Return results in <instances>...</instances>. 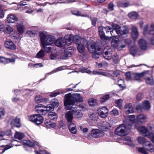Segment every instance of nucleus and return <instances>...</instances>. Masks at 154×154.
Listing matches in <instances>:
<instances>
[{
  "label": "nucleus",
  "mask_w": 154,
  "mask_h": 154,
  "mask_svg": "<svg viewBox=\"0 0 154 154\" xmlns=\"http://www.w3.org/2000/svg\"><path fill=\"white\" fill-rule=\"evenodd\" d=\"M149 26L148 24H146L143 29V33L144 35H146L148 33V29Z\"/></svg>",
  "instance_id": "0e129e2a"
},
{
  "label": "nucleus",
  "mask_w": 154,
  "mask_h": 154,
  "mask_svg": "<svg viewBox=\"0 0 154 154\" xmlns=\"http://www.w3.org/2000/svg\"><path fill=\"white\" fill-rule=\"evenodd\" d=\"M83 101V98L79 94L72 95L70 94H66L65 97L64 105L65 106H73L75 102H80Z\"/></svg>",
  "instance_id": "f257e3e1"
},
{
  "label": "nucleus",
  "mask_w": 154,
  "mask_h": 154,
  "mask_svg": "<svg viewBox=\"0 0 154 154\" xmlns=\"http://www.w3.org/2000/svg\"><path fill=\"white\" fill-rule=\"evenodd\" d=\"M50 58L51 60H54L59 59H64L65 57L61 56L60 53H56L51 54Z\"/></svg>",
  "instance_id": "7c9ffc66"
},
{
  "label": "nucleus",
  "mask_w": 154,
  "mask_h": 154,
  "mask_svg": "<svg viewBox=\"0 0 154 154\" xmlns=\"http://www.w3.org/2000/svg\"><path fill=\"white\" fill-rule=\"evenodd\" d=\"M5 47L8 49L14 50L16 49V47L14 43L10 40H6L4 42Z\"/></svg>",
  "instance_id": "f3484780"
},
{
  "label": "nucleus",
  "mask_w": 154,
  "mask_h": 154,
  "mask_svg": "<svg viewBox=\"0 0 154 154\" xmlns=\"http://www.w3.org/2000/svg\"><path fill=\"white\" fill-rule=\"evenodd\" d=\"M148 34L151 35L152 37L150 40L151 43L154 45V25L152 24L150 26V29L148 32Z\"/></svg>",
  "instance_id": "5701e85b"
},
{
  "label": "nucleus",
  "mask_w": 154,
  "mask_h": 154,
  "mask_svg": "<svg viewBox=\"0 0 154 154\" xmlns=\"http://www.w3.org/2000/svg\"><path fill=\"white\" fill-rule=\"evenodd\" d=\"M65 109L67 110H71L73 112L74 118L78 119H81L83 117V113L78 108L73 106H66Z\"/></svg>",
  "instance_id": "6e6552de"
},
{
  "label": "nucleus",
  "mask_w": 154,
  "mask_h": 154,
  "mask_svg": "<svg viewBox=\"0 0 154 154\" xmlns=\"http://www.w3.org/2000/svg\"><path fill=\"white\" fill-rule=\"evenodd\" d=\"M5 114V110L3 108H0V119H2Z\"/></svg>",
  "instance_id": "e2e57ef3"
},
{
  "label": "nucleus",
  "mask_w": 154,
  "mask_h": 154,
  "mask_svg": "<svg viewBox=\"0 0 154 154\" xmlns=\"http://www.w3.org/2000/svg\"><path fill=\"white\" fill-rule=\"evenodd\" d=\"M108 48L104 49V53L103 54V57L106 60H109L112 58V49L108 47Z\"/></svg>",
  "instance_id": "2eb2a0df"
},
{
  "label": "nucleus",
  "mask_w": 154,
  "mask_h": 154,
  "mask_svg": "<svg viewBox=\"0 0 154 154\" xmlns=\"http://www.w3.org/2000/svg\"><path fill=\"white\" fill-rule=\"evenodd\" d=\"M111 114L113 115L114 116H117L119 115L118 111L116 109H113L110 112Z\"/></svg>",
  "instance_id": "774afa93"
},
{
  "label": "nucleus",
  "mask_w": 154,
  "mask_h": 154,
  "mask_svg": "<svg viewBox=\"0 0 154 154\" xmlns=\"http://www.w3.org/2000/svg\"><path fill=\"white\" fill-rule=\"evenodd\" d=\"M122 44H130L131 43V40L129 38L125 39L121 41Z\"/></svg>",
  "instance_id": "338daca9"
},
{
  "label": "nucleus",
  "mask_w": 154,
  "mask_h": 154,
  "mask_svg": "<svg viewBox=\"0 0 154 154\" xmlns=\"http://www.w3.org/2000/svg\"><path fill=\"white\" fill-rule=\"evenodd\" d=\"M115 103L117 105V106L119 108L122 107L123 103V100L122 99H120L116 100L115 101Z\"/></svg>",
  "instance_id": "5fc2aeb1"
},
{
  "label": "nucleus",
  "mask_w": 154,
  "mask_h": 154,
  "mask_svg": "<svg viewBox=\"0 0 154 154\" xmlns=\"http://www.w3.org/2000/svg\"><path fill=\"white\" fill-rule=\"evenodd\" d=\"M84 45H86V43H82L77 46V49L79 53H82L84 52L85 47Z\"/></svg>",
  "instance_id": "79ce46f5"
},
{
  "label": "nucleus",
  "mask_w": 154,
  "mask_h": 154,
  "mask_svg": "<svg viewBox=\"0 0 154 154\" xmlns=\"http://www.w3.org/2000/svg\"><path fill=\"white\" fill-rule=\"evenodd\" d=\"M112 26L115 29V34H117L119 36H122L129 33V29L126 26L120 27L118 24L114 23H112Z\"/></svg>",
  "instance_id": "0eeeda50"
},
{
  "label": "nucleus",
  "mask_w": 154,
  "mask_h": 154,
  "mask_svg": "<svg viewBox=\"0 0 154 154\" xmlns=\"http://www.w3.org/2000/svg\"><path fill=\"white\" fill-rule=\"evenodd\" d=\"M89 104L91 106H95L97 104V101L93 98H90L88 100Z\"/></svg>",
  "instance_id": "49530a36"
},
{
  "label": "nucleus",
  "mask_w": 154,
  "mask_h": 154,
  "mask_svg": "<svg viewBox=\"0 0 154 154\" xmlns=\"http://www.w3.org/2000/svg\"><path fill=\"white\" fill-rule=\"evenodd\" d=\"M105 30L106 31V33L108 32H110V34L111 35V36L110 37L111 38L113 37H115L116 36V34L115 32V29H114L113 28L110 27L109 26H107L104 27Z\"/></svg>",
  "instance_id": "c9c22d12"
},
{
  "label": "nucleus",
  "mask_w": 154,
  "mask_h": 154,
  "mask_svg": "<svg viewBox=\"0 0 154 154\" xmlns=\"http://www.w3.org/2000/svg\"><path fill=\"white\" fill-rule=\"evenodd\" d=\"M146 147V149L144 147L139 148L138 149L139 152L143 154H148L147 151H150L148 150L147 149L148 148H149V147L147 148Z\"/></svg>",
  "instance_id": "8fccbe9b"
},
{
  "label": "nucleus",
  "mask_w": 154,
  "mask_h": 154,
  "mask_svg": "<svg viewBox=\"0 0 154 154\" xmlns=\"http://www.w3.org/2000/svg\"><path fill=\"white\" fill-rule=\"evenodd\" d=\"M48 101L49 100L48 99L43 98L40 95L36 96L35 98V101L36 103H39L42 102L45 103Z\"/></svg>",
  "instance_id": "c85d7f7f"
},
{
  "label": "nucleus",
  "mask_w": 154,
  "mask_h": 154,
  "mask_svg": "<svg viewBox=\"0 0 154 154\" xmlns=\"http://www.w3.org/2000/svg\"><path fill=\"white\" fill-rule=\"evenodd\" d=\"M138 16V14L135 12H131L128 14V17L134 20L137 19Z\"/></svg>",
  "instance_id": "c03bdc74"
},
{
  "label": "nucleus",
  "mask_w": 154,
  "mask_h": 154,
  "mask_svg": "<svg viewBox=\"0 0 154 154\" xmlns=\"http://www.w3.org/2000/svg\"><path fill=\"white\" fill-rule=\"evenodd\" d=\"M138 141L139 143L143 144L147 148L149 147V148H148L147 149L149 150L151 152H154V146L151 144L150 142L146 141L144 137H139L138 139Z\"/></svg>",
  "instance_id": "9d476101"
},
{
  "label": "nucleus",
  "mask_w": 154,
  "mask_h": 154,
  "mask_svg": "<svg viewBox=\"0 0 154 154\" xmlns=\"http://www.w3.org/2000/svg\"><path fill=\"white\" fill-rule=\"evenodd\" d=\"M140 48L142 50H146L147 49V43L146 41L143 39H140L138 42Z\"/></svg>",
  "instance_id": "bb28decb"
},
{
  "label": "nucleus",
  "mask_w": 154,
  "mask_h": 154,
  "mask_svg": "<svg viewBox=\"0 0 154 154\" xmlns=\"http://www.w3.org/2000/svg\"><path fill=\"white\" fill-rule=\"evenodd\" d=\"M133 73L130 72H127L126 73V77L127 79L128 80H130L133 79L132 74Z\"/></svg>",
  "instance_id": "864d4df0"
},
{
  "label": "nucleus",
  "mask_w": 154,
  "mask_h": 154,
  "mask_svg": "<svg viewBox=\"0 0 154 154\" xmlns=\"http://www.w3.org/2000/svg\"><path fill=\"white\" fill-rule=\"evenodd\" d=\"M131 128V125L129 124L128 125L127 122H125L123 124L120 125L115 129V133L117 135L124 136L128 134Z\"/></svg>",
  "instance_id": "7ed1b4c3"
},
{
  "label": "nucleus",
  "mask_w": 154,
  "mask_h": 154,
  "mask_svg": "<svg viewBox=\"0 0 154 154\" xmlns=\"http://www.w3.org/2000/svg\"><path fill=\"white\" fill-rule=\"evenodd\" d=\"M72 42V37L70 35H66L64 38H60L55 42V45L59 47H63L66 45H69Z\"/></svg>",
  "instance_id": "20e7f679"
},
{
  "label": "nucleus",
  "mask_w": 154,
  "mask_h": 154,
  "mask_svg": "<svg viewBox=\"0 0 154 154\" xmlns=\"http://www.w3.org/2000/svg\"><path fill=\"white\" fill-rule=\"evenodd\" d=\"M125 109L128 113H132L134 112L132 105L131 103L126 104L125 106Z\"/></svg>",
  "instance_id": "c756f323"
},
{
  "label": "nucleus",
  "mask_w": 154,
  "mask_h": 154,
  "mask_svg": "<svg viewBox=\"0 0 154 154\" xmlns=\"http://www.w3.org/2000/svg\"><path fill=\"white\" fill-rule=\"evenodd\" d=\"M13 31V29L11 26L8 25H6L3 29L2 32H4L5 34H9Z\"/></svg>",
  "instance_id": "72a5a7b5"
},
{
  "label": "nucleus",
  "mask_w": 154,
  "mask_h": 154,
  "mask_svg": "<svg viewBox=\"0 0 154 154\" xmlns=\"http://www.w3.org/2000/svg\"><path fill=\"white\" fill-rule=\"evenodd\" d=\"M45 55L44 51L42 49L40 50L37 54L36 57L37 58H42L44 57Z\"/></svg>",
  "instance_id": "09e8293b"
},
{
  "label": "nucleus",
  "mask_w": 154,
  "mask_h": 154,
  "mask_svg": "<svg viewBox=\"0 0 154 154\" xmlns=\"http://www.w3.org/2000/svg\"><path fill=\"white\" fill-rule=\"evenodd\" d=\"M143 94L142 93H139L136 96V99L137 100H141L143 97Z\"/></svg>",
  "instance_id": "69168bd1"
},
{
  "label": "nucleus",
  "mask_w": 154,
  "mask_h": 154,
  "mask_svg": "<svg viewBox=\"0 0 154 154\" xmlns=\"http://www.w3.org/2000/svg\"><path fill=\"white\" fill-rule=\"evenodd\" d=\"M130 3L128 1H124L122 2H119L118 3V5L119 7H126L129 6Z\"/></svg>",
  "instance_id": "37998d69"
},
{
  "label": "nucleus",
  "mask_w": 154,
  "mask_h": 154,
  "mask_svg": "<svg viewBox=\"0 0 154 154\" xmlns=\"http://www.w3.org/2000/svg\"><path fill=\"white\" fill-rule=\"evenodd\" d=\"M103 135V133L98 129H93L91 131V135L94 137H98Z\"/></svg>",
  "instance_id": "412c9836"
},
{
  "label": "nucleus",
  "mask_w": 154,
  "mask_h": 154,
  "mask_svg": "<svg viewBox=\"0 0 154 154\" xmlns=\"http://www.w3.org/2000/svg\"><path fill=\"white\" fill-rule=\"evenodd\" d=\"M52 104L54 107H57L58 106L59 103L58 100L56 99H54L52 101Z\"/></svg>",
  "instance_id": "bf43d9fd"
},
{
  "label": "nucleus",
  "mask_w": 154,
  "mask_h": 154,
  "mask_svg": "<svg viewBox=\"0 0 154 154\" xmlns=\"http://www.w3.org/2000/svg\"><path fill=\"white\" fill-rule=\"evenodd\" d=\"M35 109L38 113L45 115L48 111H53L54 107L51 105H48L45 106L42 104H38L35 106Z\"/></svg>",
  "instance_id": "39448f33"
},
{
  "label": "nucleus",
  "mask_w": 154,
  "mask_h": 154,
  "mask_svg": "<svg viewBox=\"0 0 154 154\" xmlns=\"http://www.w3.org/2000/svg\"><path fill=\"white\" fill-rule=\"evenodd\" d=\"M39 37L42 46L51 45L55 40V36L47 35L44 32H40Z\"/></svg>",
  "instance_id": "f03ea898"
},
{
  "label": "nucleus",
  "mask_w": 154,
  "mask_h": 154,
  "mask_svg": "<svg viewBox=\"0 0 154 154\" xmlns=\"http://www.w3.org/2000/svg\"><path fill=\"white\" fill-rule=\"evenodd\" d=\"M118 85L120 88H122L123 89L125 88V85L123 80L120 79L118 80Z\"/></svg>",
  "instance_id": "13d9d810"
},
{
  "label": "nucleus",
  "mask_w": 154,
  "mask_h": 154,
  "mask_svg": "<svg viewBox=\"0 0 154 154\" xmlns=\"http://www.w3.org/2000/svg\"><path fill=\"white\" fill-rule=\"evenodd\" d=\"M69 129L70 132L73 134H75L77 129L74 123H71L69 125Z\"/></svg>",
  "instance_id": "58836bf2"
},
{
  "label": "nucleus",
  "mask_w": 154,
  "mask_h": 154,
  "mask_svg": "<svg viewBox=\"0 0 154 154\" xmlns=\"http://www.w3.org/2000/svg\"><path fill=\"white\" fill-rule=\"evenodd\" d=\"M98 128L102 131H106L110 127L109 123L106 122L101 121L97 125Z\"/></svg>",
  "instance_id": "ddd939ff"
},
{
  "label": "nucleus",
  "mask_w": 154,
  "mask_h": 154,
  "mask_svg": "<svg viewBox=\"0 0 154 154\" xmlns=\"http://www.w3.org/2000/svg\"><path fill=\"white\" fill-rule=\"evenodd\" d=\"M137 129L142 135L147 137H150L149 135L151 133L148 131L146 127L144 126L139 127L137 128Z\"/></svg>",
  "instance_id": "dca6fc26"
},
{
  "label": "nucleus",
  "mask_w": 154,
  "mask_h": 154,
  "mask_svg": "<svg viewBox=\"0 0 154 154\" xmlns=\"http://www.w3.org/2000/svg\"><path fill=\"white\" fill-rule=\"evenodd\" d=\"M68 111L65 114V118L68 122L71 123L72 122L73 114L72 110Z\"/></svg>",
  "instance_id": "393cba45"
},
{
  "label": "nucleus",
  "mask_w": 154,
  "mask_h": 154,
  "mask_svg": "<svg viewBox=\"0 0 154 154\" xmlns=\"http://www.w3.org/2000/svg\"><path fill=\"white\" fill-rule=\"evenodd\" d=\"M149 102L148 100L143 101L141 104H139L135 107V109L138 112H142L143 110H147L151 108Z\"/></svg>",
  "instance_id": "1a4fd4ad"
},
{
  "label": "nucleus",
  "mask_w": 154,
  "mask_h": 154,
  "mask_svg": "<svg viewBox=\"0 0 154 154\" xmlns=\"http://www.w3.org/2000/svg\"><path fill=\"white\" fill-rule=\"evenodd\" d=\"M49 118L51 120H55L57 118V115L55 112H51L48 114Z\"/></svg>",
  "instance_id": "a18cd8bd"
},
{
  "label": "nucleus",
  "mask_w": 154,
  "mask_h": 154,
  "mask_svg": "<svg viewBox=\"0 0 154 154\" xmlns=\"http://www.w3.org/2000/svg\"><path fill=\"white\" fill-rule=\"evenodd\" d=\"M148 75V72H144L140 73H134L132 74L133 79L139 80L143 77L146 76Z\"/></svg>",
  "instance_id": "a211bd4d"
},
{
  "label": "nucleus",
  "mask_w": 154,
  "mask_h": 154,
  "mask_svg": "<svg viewBox=\"0 0 154 154\" xmlns=\"http://www.w3.org/2000/svg\"><path fill=\"white\" fill-rule=\"evenodd\" d=\"M45 124L46 126L48 128H53L56 125L55 124L49 120H45Z\"/></svg>",
  "instance_id": "a19ab883"
},
{
  "label": "nucleus",
  "mask_w": 154,
  "mask_h": 154,
  "mask_svg": "<svg viewBox=\"0 0 154 154\" xmlns=\"http://www.w3.org/2000/svg\"><path fill=\"white\" fill-rule=\"evenodd\" d=\"M29 120L36 125H40L43 121V118L40 114H34L29 117Z\"/></svg>",
  "instance_id": "9b49d317"
},
{
  "label": "nucleus",
  "mask_w": 154,
  "mask_h": 154,
  "mask_svg": "<svg viewBox=\"0 0 154 154\" xmlns=\"http://www.w3.org/2000/svg\"><path fill=\"white\" fill-rule=\"evenodd\" d=\"M112 59L113 63H117L118 62V55L116 54H114L113 56H112Z\"/></svg>",
  "instance_id": "052dcab7"
},
{
  "label": "nucleus",
  "mask_w": 154,
  "mask_h": 154,
  "mask_svg": "<svg viewBox=\"0 0 154 154\" xmlns=\"http://www.w3.org/2000/svg\"><path fill=\"white\" fill-rule=\"evenodd\" d=\"M63 92L60 90L54 91L52 92L50 94V96L52 97H55L57 95L60 94V93H62Z\"/></svg>",
  "instance_id": "603ef678"
},
{
  "label": "nucleus",
  "mask_w": 154,
  "mask_h": 154,
  "mask_svg": "<svg viewBox=\"0 0 154 154\" xmlns=\"http://www.w3.org/2000/svg\"><path fill=\"white\" fill-rule=\"evenodd\" d=\"M72 55L71 51H69L68 49L65 50L64 52L61 54V56L65 57L64 59H66L67 57H70Z\"/></svg>",
  "instance_id": "4c0bfd02"
},
{
  "label": "nucleus",
  "mask_w": 154,
  "mask_h": 154,
  "mask_svg": "<svg viewBox=\"0 0 154 154\" xmlns=\"http://www.w3.org/2000/svg\"><path fill=\"white\" fill-rule=\"evenodd\" d=\"M14 61L15 59L14 58L11 59H6L4 57H0V63L5 64L8 62H13Z\"/></svg>",
  "instance_id": "f704fd0d"
},
{
  "label": "nucleus",
  "mask_w": 154,
  "mask_h": 154,
  "mask_svg": "<svg viewBox=\"0 0 154 154\" xmlns=\"http://www.w3.org/2000/svg\"><path fill=\"white\" fill-rule=\"evenodd\" d=\"M86 46L88 47V49L91 53L94 54L93 55V58H98V55H95L94 54L96 52L97 50L99 51H100L101 49L98 47L97 45V43H95L92 41H87Z\"/></svg>",
  "instance_id": "423d86ee"
},
{
  "label": "nucleus",
  "mask_w": 154,
  "mask_h": 154,
  "mask_svg": "<svg viewBox=\"0 0 154 154\" xmlns=\"http://www.w3.org/2000/svg\"><path fill=\"white\" fill-rule=\"evenodd\" d=\"M148 72V75L146 76H145L146 83L148 85H152L154 84V83L152 76L151 75H149L148 72Z\"/></svg>",
  "instance_id": "2f4dec72"
},
{
  "label": "nucleus",
  "mask_w": 154,
  "mask_h": 154,
  "mask_svg": "<svg viewBox=\"0 0 154 154\" xmlns=\"http://www.w3.org/2000/svg\"><path fill=\"white\" fill-rule=\"evenodd\" d=\"M129 119L124 121V122L125 123V122H127L128 125H129V124L130 125H131V127L132 124H133L135 121V116L134 115H129Z\"/></svg>",
  "instance_id": "473e14b6"
},
{
  "label": "nucleus",
  "mask_w": 154,
  "mask_h": 154,
  "mask_svg": "<svg viewBox=\"0 0 154 154\" xmlns=\"http://www.w3.org/2000/svg\"><path fill=\"white\" fill-rule=\"evenodd\" d=\"M98 32L100 37L101 39L104 42L107 40L109 41L111 39V38L109 37L106 36L105 35L104 30H105L104 27L101 26L98 28Z\"/></svg>",
  "instance_id": "f8f14e48"
},
{
  "label": "nucleus",
  "mask_w": 154,
  "mask_h": 154,
  "mask_svg": "<svg viewBox=\"0 0 154 154\" xmlns=\"http://www.w3.org/2000/svg\"><path fill=\"white\" fill-rule=\"evenodd\" d=\"M7 21L8 23H14L18 19L14 14H9L7 17Z\"/></svg>",
  "instance_id": "4be33fe9"
},
{
  "label": "nucleus",
  "mask_w": 154,
  "mask_h": 154,
  "mask_svg": "<svg viewBox=\"0 0 154 154\" xmlns=\"http://www.w3.org/2000/svg\"><path fill=\"white\" fill-rule=\"evenodd\" d=\"M24 135L23 133H19L18 132H16L14 135L15 138L19 140H21L22 139Z\"/></svg>",
  "instance_id": "de8ad7c7"
},
{
  "label": "nucleus",
  "mask_w": 154,
  "mask_h": 154,
  "mask_svg": "<svg viewBox=\"0 0 154 154\" xmlns=\"http://www.w3.org/2000/svg\"><path fill=\"white\" fill-rule=\"evenodd\" d=\"M11 124L12 125H15L17 127H20L21 125L20 118L16 117L11 122Z\"/></svg>",
  "instance_id": "ea45409f"
},
{
  "label": "nucleus",
  "mask_w": 154,
  "mask_h": 154,
  "mask_svg": "<svg viewBox=\"0 0 154 154\" xmlns=\"http://www.w3.org/2000/svg\"><path fill=\"white\" fill-rule=\"evenodd\" d=\"M97 112L101 117L104 118L108 115V110L105 107H101L98 109Z\"/></svg>",
  "instance_id": "4468645a"
},
{
  "label": "nucleus",
  "mask_w": 154,
  "mask_h": 154,
  "mask_svg": "<svg viewBox=\"0 0 154 154\" xmlns=\"http://www.w3.org/2000/svg\"><path fill=\"white\" fill-rule=\"evenodd\" d=\"M131 36L134 40H136L138 37L139 34L137 28L134 26H132L131 28Z\"/></svg>",
  "instance_id": "b1692460"
},
{
  "label": "nucleus",
  "mask_w": 154,
  "mask_h": 154,
  "mask_svg": "<svg viewBox=\"0 0 154 154\" xmlns=\"http://www.w3.org/2000/svg\"><path fill=\"white\" fill-rule=\"evenodd\" d=\"M73 41L76 44L78 45L82 43H87V40L84 38H81L79 36H75L73 38Z\"/></svg>",
  "instance_id": "6ab92c4d"
},
{
  "label": "nucleus",
  "mask_w": 154,
  "mask_h": 154,
  "mask_svg": "<svg viewBox=\"0 0 154 154\" xmlns=\"http://www.w3.org/2000/svg\"><path fill=\"white\" fill-rule=\"evenodd\" d=\"M89 118L90 120L96 122L97 121V120L98 119V116L96 114H92L90 115Z\"/></svg>",
  "instance_id": "3c124183"
},
{
  "label": "nucleus",
  "mask_w": 154,
  "mask_h": 154,
  "mask_svg": "<svg viewBox=\"0 0 154 154\" xmlns=\"http://www.w3.org/2000/svg\"><path fill=\"white\" fill-rule=\"evenodd\" d=\"M47 45L42 46L45 51L47 53L51 52L52 51V49L50 47H47Z\"/></svg>",
  "instance_id": "4d7b16f0"
},
{
  "label": "nucleus",
  "mask_w": 154,
  "mask_h": 154,
  "mask_svg": "<svg viewBox=\"0 0 154 154\" xmlns=\"http://www.w3.org/2000/svg\"><path fill=\"white\" fill-rule=\"evenodd\" d=\"M110 97L109 94H107L103 96L100 98V101L101 102H104L108 99Z\"/></svg>",
  "instance_id": "6e6d98bb"
},
{
  "label": "nucleus",
  "mask_w": 154,
  "mask_h": 154,
  "mask_svg": "<svg viewBox=\"0 0 154 154\" xmlns=\"http://www.w3.org/2000/svg\"><path fill=\"white\" fill-rule=\"evenodd\" d=\"M24 143L29 146L31 147H33L36 145H37L38 147H39V143L36 141L32 142L30 140L26 141L24 142Z\"/></svg>",
  "instance_id": "e433bc0d"
},
{
  "label": "nucleus",
  "mask_w": 154,
  "mask_h": 154,
  "mask_svg": "<svg viewBox=\"0 0 154 154\" xmlns=\"http://www.w3.org/2000/svg\"><path fill=\"white\" fill-rule=\"evenodd\" d=\"M2 142L4 143H5L2 145H1V146H6L8 144H9L10 143H11L13 142H11L10 140L5 139H4L3 141Z\"/></svg>",
  "instance_id": "680f3d73"
},
{
  "label": "nucleus",
  "mask_w": 154,
  "mask_h": 154,
  "mask_svg": "<svg viewBox=\"0 0 154 154\" xmlns=\"http://www.w3.org/2000/svg\"><path fill=\"white\" fill-rule=\"evenodd\" d=\"M147 117L146 115L143 114L138 115L137 116V121L139 123L143 124L147 121Z\"/></svg>",
  "instance_id": "aec40b11"
},
{
  "label": "nucleus",
  "mask_w": 154,
  "mask_h": 154,
  "mask_svg": "<svg viewBox=\"0 0 154 154\" xmlns=\"http://www.w3.org/2000/svg\"><path fill=\"white\" fill-rule=\"evenodd\" d=\"M17 29L19 34H22L24 32L25 28L24 25L22 23L17 24L16 26Z\"/></svg>",
  "instance_id": "a878e982"
},
{
  "label": "nucleus",
  "mask_w": 154,
  "mask_h": 154,
  "mask_svg": "<svg viewBox=\"0 0 154 154\" xmlns=\"http://www.w3.org/2000/svg\"><path fill=\"white\" fill-rule=\"evenodd\" d=\"M112 45L114 48L120 46L122 48H123L125 47V44L122 45L121 42H119L117 40L112 39L111 42Z\"/></svg>",
  "instance_id": "cd10ccee"
}]
</instances>
